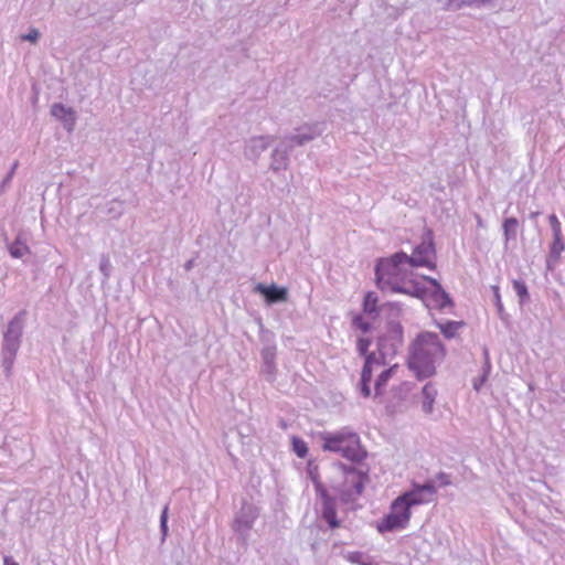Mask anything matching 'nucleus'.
Returning <instances> with one entry per match:
<instances>
[{
	"mask_svg": "<svg viewBox=\"0 0 565 565\" xmlns=\"http://www.w3.org/2000/svg\"><path fill=\"white\" fill-rule=\"evenodd\" d=\"M321 135V129L318 124L305 125L296 129V132L290 136H286L282 140L292 150L295 146H303Z\"/></svg>",
	"mask_w": 565,
	"mask_h": 565,
	"instance_id": "14",
	"label": "nucleus"
},
{
	"mask_svg": "<svg viewBox=\"0 0 565 565\" xmlns=\"http://www.w3.org/2000/svg\"><path fill=\"white\" fill-rule=\"evenodd\" d=\"M539 214H540V212H532V213L530 214V218H535V217H537V216H539Z\"/></svg>",
	"mask_w": 565,
	"mask_h": 565,
	"instance_id": "44",
	"label": "nucleus"
},
{
	"mask_svg": "<svg viewBox=\"0 0 565 565\" xmlns=\"http://www.w3.org/2000/svg\"><path fill=\"white\" fill-rule=\"evenodd\" d=\"M260 328V339L264 343V348L262 350L263 358V366L262 373L266 376V380L271 382L275 377V356H276V347L274 343V333L265 330L262 323V320H257Z\"/></svg>",
	"mask_w": 565,
	"mask_h": 565,
	"instance_id": "8",
	"label": "nucleus"
},
{
	"mask_svg": "<svg viewBox=\"0 0 565 565\" xmlns=\"http://www.w3.org/2000/svg\"><path fill=\"white\" fill-rule=\"evenodd\" d=\"M289 151L291 149L288 145L281 139L280 143L273 150L270 169L278 173L287 169L289 163Z\"/></svg>",
	"mask_w": 565,
	"mask_h": 565,
	"instance_id": "16",
	"label": "nucleus"
},
{
	"mask_svg": "<svg viewBox=\"0 0 565 565\" xmlns=\"http://www.w3.org/2000/svg\"><path fill=\"white\" fill-rule=\"evenodd\" d=\"M370 344H371V341L369 339L360 338L358 340V351H359V353L366 358Z\"/></svg>",
	"mask_w": 565,
	"mask_h": 565,
	"instance_id": "32",
	"label": "nucleus"
},
{
	"mask_svg": "<svg viewBox=\"0 0 565 565\" xmlns=\"http://www.w3.org/2000/svg\"><path fill=\"white\" fill-rule=\"evenodd\" d=\"M490 370H491V364H490L489 353H488V350L486 349L484 350V364L482 367V373L487 374L489 376Z\"/></svg>",
	"mask_w": 565,
	"mask_h": 565,
	"instance_id": "38",
	"label": "nucleus"
},
{
	"mask_svg": "<svg viewBox=\"0 0 565 565\" xmlns=\"http://www.w3.org/2000/svg\"><path fill=\"white\" fill-rule=\"evenodd\" d=\"M493 291H494L495 306L498 308L499 313H502L503 312V306H502V302H501V298H500V294H499V288L494 286L493 287Z\"/></svg>",
	"mask_w": 565,
	"mask_h": 565,
	"instance_id": "39",
	"label": "nucleus"
},
{
	"mask_svg": "<svg viewBox=\"0 0 565 565\" xmlns=\"http://www.w3.org/2000/svg\"><path fill=\"white\" fill-rule=\"evenodd\" d=\"M253 291L263 297L266 306L282 303L288 301L289 292L286 287H279L276 284L266 285L258 282L254 286Z\"/></svg>",
	"mask_w": 565,
	"mask_h": 565,
	"instance_id": "13",
	"label": "nucleus"
},
{
	"mask_svg": "<svg viewBox=\"0 0 565 565\" xmlns=\"http://www.w3.org/2000/svg\"><path fill=\"white\" fill-rule=\"evenodd\" d=\"M9 253L13 258H22L24 255L30 254V248L21 235H18L15 241L9 245Z\"/></svg>",
	"mask_w": 565,
	"mask_h": 565,
	"instance_id": "19",
	"label": "nucleus"
},
{
	"mask_svg": "<svg viewBox=\"0 0 565 565\" xmlns=\"http://www.w3.org/2000/svg\"><path fill=\"white\" fill-rule=\"evenodd\" d=\"M519 222L515 217H508L503 221L502 230L504 235V244L508 245L510 239L516 238Z\"/></svg>",
	"mask_w": 565,
	"mask_h": 565,
	"instance_id": "20",
	"label": "nucleus"
},
{
	"mask_svg": "<svg viewBox=\"0 0 565 565\" xmlns=\"http://www.w3.org/2000/svg\"><path fill=\"white\" fill-rule=\"evenodd\" d=\"M408 255L398 252L388 258L381 259L375 267L377 286L394 292L425 297V289L418 282L408 281L411 275Z\"/></svg>",
	"mask_w": 565,
	"mask_h": 565,
	"instance_id": "2",
	"label": "nucleus"
},
{
	"mask_svg": "<svg viewBox=\"0 0 565 565\" xmlns=\"http://www.w3.org/2000/svg\"><path fill=\"white\" fill-rule=\"evenodd\" d=\"M446 356V349L438 334L422 332L412 342L408 354V367L419 380L431 377L436 373L437 364Z\"/></svg>",
	"mask_w": 565,
	"mask_h": 565,
	"instance_id": "3",
	"label": "nucleus"
},
{
	"mask_svg": "<svg viewBox=\"0 0 565 565\" xmlns=\"http://www.w3.org/2000/svg\"><path fill=\"white\" fill-rule=\"evenodd\" d=\"M194 267V259H190L184 264V269L186 271L191 270Z\"/></svg>",
	"mask_w": 565,
	"mask_h": 565,
	"instance_id": "41",
	"label": "nucleus"
},
{
	"mask_svg": "<svg viewBox=\"0 0 565 565\" xmlns=\"http://www.w3.org/2000/svg\"><path fill=\"white\" fill-rule=\"evenodd\" d=\"M4 565H19V564L17 562H14L10 556H6Z\"/></svg>",
	"mask_w": 565,
	"mask_h": 565,
	"instance_id": "42",
	"label": "nucleus"
},
{
	"mask_svg": "<svg viewBox=\"0 0 565 565\" xmlns=\"http://www.w3.org/2000/svg\"><path fill=\"white\" fill-rule=\"evenodd\" d=\"M18 166H19V162H18V161H14V162H13V164H12V167H11V169H10V171H9V173L7 174V177H6V178L3 179V181L1 182L0 188H1V190H2V191H3V190L6 189V186L11 182V180H12V178H13V174H14V172H15V170H17Z\"/></svg>",
	"mask_w": 565,
	"mask_h": 565,
	"instance_id": "34",
	"label": "nucleus"
},
{
	"mask_svg": "<svg viewBox=\"0 0 565 565\" xmlns=\"http://www.w3.org/2000/svg\"><path fill=\"white\" fill-rule=\"evenodd\" d=\"M363 310L366 313H374L377 311V296L374 292L370 291L365 295Z\"/></svg>",
	"mask_w": 565,
	"mask_h": 565,
	"instance_id": "26",
	"label": "nucleus"
},
{
	"mask_svg": "<svg viewBox=\"0 0 565 565\" xmlns=\"http://www.w3.org/2000/svg\"><path fill=\"white\" fill-rule=\"evenodd\" d=\"M360 556H361V554H359V553L352 554V555L350 556V561H351V562H359V561H358V558H359Z\"/></svg>",
	"mask_w": 565,
	"mask_h": 565,
	"instance_id": "43",
	"label": "nucleus"
},
{
	"mask_svg": "<svg viewBox=\"0 0 565 565\" xmlns=\"http://www.w3.org/2000/svg\"><path fill=\"white\" fill-rule=\"evenodd\" d=\"M398 367L397 364L392 365L391 367L384 370L375 381V393L379 395L382 393V388L386 385L388 380L394 374L395 370Z\"/></svg>",
	"mask_w": 565,
	"mask_h": 565,
	"instance_id": "23",
	"label": "nucleus"
},
{
	"mask_svg": "<svg viewBox=\"0 0 565 565\" xmlns=\"http://www.w3.org/2000/svg\"><path fill=\"white\" fill-rule=\"evenodd\" d=\"M412 511L407 504L397 497L391 504L390 512L377 523L380 533L406 529L409 524Z\"/></svg>",
	"mask_w": 565,
	"mask_h": 565,
	"instance_id": "6",
	"label": "nucleus"
},
{
	"mask_svg": "<svg viewBox=\"0 0 565 565\" xmlns=\"http://www.w3.org/2000/svg\"><path fill=\"white\" fill-rule=\"evenodd\" d=\"M463 7H481L480 0H447L444 9L448 11H457Z\"/></svg>",
	"mask_w": 565,
	"mask_h": 565,
	"instance_id": "22",
	"label": "nucleus"
},
{
	"mask_svg": "<svg viewBox=\"0 0 565 565\" xmlns=\"http://www.w3.org/2000/svg\"><path fill=\"white\" fill-rule=\"evenodd\" d=\"M269 143V137H257L249 140V148H252L253 151H263L267 149Z\"/></svg>",
	"mask_w": 565,
	"mask_h": 565,
	"instance_id": "28",
	"label": "nucleus"
},
{
	"mask_svg": "<svg viewBox=\"0 0 565 565\" xmlns=\"http://www.w3.org/2000/svg\"><path fill=\"white\" fill-rule=\"evenodd\" d=\"M111 204H113V205H118V209L110 207L108 212H109V213H115V215H114L115 217H116V216H119V215L121 214V204H120V203H117V202H113Z\"/></svg>",
	"mask_w": 565,
	"mask_h": 565,
	"instance_id": "40",
	"label": "nucleus"
},
{
	"mask_svg": "<svg viewBox=\"0 0 565 565\" xmlns=\"http://www.w3.org/2000/svg\"><path fill=\"white\" fill-rule=\"evenodd\" d=\"M513 289L519 296L521 305L529 301L530 295L527 291V287L523 280H513Z\"/></svg>",
	"mask_w": 565,
	"mask_h": 565,
	"instance_id": "25",
	"label": "nucleus"
},
{
	"mask_svg": "<svg viewBox=\"0 0 565 565\" xmlns=\"http://www.w3.org/2000/svg\"><path fill=\"white\" fill-rule=\"evenodd\" d=\"M371 358H373V369L386 365L387 359H392V356H384V355L380 354L379 351H377V353L376 352L369 353L366 355L365 360H371Z\"/></svg>",
	"mask_w": 565,
	"mask_h": 565,
	"instance_id": "29",
	"label": "nucleus"
},
{
	"mask_svg": "<svg viewBox=\"0 0 565 565\" xmlns=\"http://www.w3.org/2000/svg\"><path fill=\"white\" fill-rule=\"evenodd\" d=\"M463 326L461 321H446L445 323H438L441 333L447 339H452L457 335L458 330Z\"/></svg>",
	"mask_w": 565,
	"mask_h": 565,
	"instance_id": "21",
	"label": "nucleus"
},
{
	"mask_svg": "<svg viewBox=\"0 0 565 565\" xmlns=\"http://www.w3.org/2000/svg\"><path fill=\"white\" fill-rule=\"evenodd\" d=\"M424 279L431 285V289L424 287L426 294L425 297H419L426 302L428 308L445 309L447 306H451L452 301L449 295L443 289L441 285L431 277L424 276Z\"/></svg>",
	"mask_w": 565,
	"mask_h": 565,
	"instance_id": "12",
	"label": "nucleus"
},
{
	"mask_svg": "<svg viewBox=\"0 0 565 565\" xmlns=\"http://www.w3.org/2000/svg\"><path fill=\"white\" fill-rule=\"evenodd\" d=\"M25 310L19 311L8 323L7 330L3 333V341L1 347L2 366L7 376L11 375L14 364L15 355L21 345V338L23 334L25 323Z\"/></svg>",
	"mask_w": 565,
	"mask_h": 565,
	"instance_id": "5",
	"label": "nucleus"
},
{
	"mask_svg": "<svg viewBox=\"0 0 565 565\" xmlns=\"http://www.w3.org/2000/svg\"><path fill=\"white\" fill-rule=\"evenodd\" d=\"M317 499L320 502V516L330 529H339L341 521L337 518L335 497L330 494L328 487L340 498L341 502L350 503L358 499L364 489L367 476L353 467L341 462L334 463L328 476V486L317 475L310 472Z\"/></svg>",
	"mask_w": 565,
	"mask_h": 565,
	"instance_id": "1",
	"label": "nucleus"
},
{
	"mask_svg": "<svg viewBox=\"0 0 565 565\" xmlns=\"http://www.w3.org/2000/svg\"><path fill=\"white\" fill-rule=\"evenodd\" d=\"M487 380L488 375L482 373L480 377L473 380V388L479 392Z\"/></svg>",
	"mask_w": 565,
	"mask_h": 565,
	"instance_id": "37",
	"label": "nucleus"
},
{
	"mask_svg": "<svg viewBox=\"0 0 565 565\" xmlns=\"http://www.w3.org/2000/svg\"><path fill=\"white\" fill-rule=\"evenodd\" d=\"M422 408L424 413L431 414L434 411V403L437 396V390L433 383H427L422 390Z\"/></svg>",
	"mask_w": 565,
	"mask_h": 565,
	"instance_id": "18",
	"label": "nucleus"
},
{
	"mask_svg": "<svg viewBox=\"0 0 565 565\" xmlns=\"http://www.w3.org/2000/svg\"><path fill=\"white\" fill-rule=\"evenodd\" d=\"M353 326L362 330L363 332H367L371 328L370 323L366 322L362 317H355L353 319Z\"/></svg>",
	"mask_w": 565,
	"mask_h": 565,
	"instance_id": "35",
	"label": "nucleus"
},
{
	"mask_svg": "<svg viewBox=\"0 0 565 565\" xmlns=\"http://www.w3.org/2000/svg\"><path fill=\"white\" fill-rule=\"evenodd\" d=\"M110 262L107 256H102L100 264H99V270L104 275L105 279H108L110 276Z\"/></svg>",
	"mask_w": 565,
	"mask_h": 565,
	"instance_id": "31",
	"label": "nucleus"
},
{
	"mask_svg": "<svg viewBox=\"0 0 565 565\" xmlns=\"http://www.w3.org/2000/svg\"><path fill=\"white\" fill-rule=\"evenodd\" d=\"M436 479L443 487L449 486L451 483L450 476L443 471L437 473Z\"/></svg>",
	"mask_w": 565,
	"mask_h": 565,
	"instance_id": "36",
	"label": "nucleus"
},
{
	"mask_svg": "<svg viewBox=\"0 0 565 565\" xmlns=\"http://www.w3.org/2000/svg\"><path fill=\"white\" fill-rule=\"evenodd\" d=\"M373 358L371 360H365L360 381V391L364 397H369L371 395L370 382L373 376Z\"/></svg>",
	"mask_w": 565,
	"mask_h": 565,
	"instance_id": "17",
	"label": "nucleus"
},
{
	"mask_svg": "<svg viewBox=\"0 0 565 565\" xmlns=\"http://www.w3.org/2000/svg\"><path fill=\"white\" fill-rule=\"evenodd\" d=\"M435 245L433 242L431 232L428 231L423 242L415 247L412 256L408 255L411 267H428L434 269L436 267L433 258L435 257Z\"/></svg>",
	"mask_w": 565,
	"mask_h": 565,
	"instance_id": "9",
	"label": "nucleus"
},
{
	"mask_svg": "<svg viewBox=\"0 0 565 565\" xmlns=\"http://www.w3.org/2000/svg\"><path fill=\"white\" fill-rule=\"evenodd\" d=\"M168 511L169 508L166 505L160 515V530L162 534V541H164L168 535Z\"/></svg>",
	"mask_w": 565,
	"mask_h": 565,
	"instance_id": "30",
	"label": "nucleus"
},
{
	"mask_svg": "<svg viewBox=\"0 0 565 565\" xmlns=\"http://www.w3.org/2000/svg\"><path fill=\"white\" fill-rule=\"evenodd\" d=\"M436 494V487L431 482H426L424 484H414L409 491L398 497L407 504V508L412 510L413 507L433 502Z\"/></svg>",
	"mask_w": 565,
	"mask_h": 565,
	"instance_id": "10",
	"label": "nucleus"
},
{
	"mask_svg": "<svg viewBox=\"0 0 565 565\" xmlns=\"http://www.w3.org/2000/svg\"><path fill=\"white\" fill-rule=\"evenodd\" d=\"M40 39V32L38 29H31L29 33L21 35L22 41H28L31 43H36Z\"/></svg>",
	"mask_w": 565,
	"mask_h": 565,
	"instance_id": "33",
	"label": "nucleus"
},
{
	"mask_svg": "<svg viewBox=\"0 0 565 565\" xmlns=\"http://www.w3.org/2000/svg\"><path fill=\"white\" fill-rule=\"evenodd\" d=\"M233 529L242 540H245L247 533V515L243 510L237 513L233 523Z\"/></svg>",
	"mask_w": 565,
	"mask_h": 565,
	"instance_id": "24",
	"label": "nucleus"
},
{
	"mask_svg": "<svg viewBox=\"0 0 565 565\" xmlns=\"http://www.w3.org/2000/svg\"><path fill=\"white\" fill-rule=\"evenodd\" d=\"M404 342L403 327L399 322L390 321L386 332L379 339L377 351L384 356L394 358Z\"/></svg>",
	"mask_w": 565,
	"mask_h": 565,
	"instance_id": "7",
	"label": "nucleus"
},
{
	"mask_svg": "<svg viewBox=\"0 0 565 565\" xmlns=\"http://www.w3.org/2000/svg\"><path fill=\"white\" fill-rule=\"evenodd\" d=\"M477 223H478V225H479V226H483V224H482V220H481V217H480V216H478V217H477Z\"/></svg>",
	"mask_w": 565,
	"mask_h": 565,
	"instance_id": "45",
	"label": "nucleus"
},
{
	"mask_svg": "<svg viewBox=\"0 0 565 565\" xmlns=\"http://www.w3.org/2000/svg\"><path fill=\"white\" fill-rule=\"evenodd\" d=\"M548 223L553 233V242L550 246V253L546 258V266L553 269L561 259V254L565 250V241L562 234V225L555 214L548 216Z\"/></svg>",
	"mask_w": 565,
	"mask_h": 565,
	"instance_id": "11",
	"label": "nucleus"
},
{
	"mask_svg": "<svg viewBox=\"0 0 565 565\" xmlns=\"http://www.w3.org/2000/svg\"><path fill=\"white\" fill-rule=\"evenodd\" d=\"M291 443H292V450L295 451V454L299 458H305L308 454L307 444L298 437H292Z\"/></svg>",
	"mask_w": 565,
	"mask_h": 565,
	"instance_id": "27",
	"label": "nucleus"
},
{
	"mask_svg": "<svg viewBox=\"0 0 565 565\" xmlns=\"http://www.w3.org/2000/svg\"><path fill=\"white\" fill-rule=\"evenodd\" d=\"M51 115L60 120L68 132L74 130L76 125V113L73 108L66 107L61 103H55L51 107Z\"/></svg>",
	"mask_w": 565,
	"mask_h": 565,
	"instance_id": "15",
	"label": "nucleus"
},
{
	"mask_svg": "<svg viewBox=\"0 0 565 565\" xmlns=\"http://www.w3.org/2000/svg\"><path fill=\"white\" fill-rule=\"evenodd\" d=\"M320 438L322 440L321 448L324 451L338 452L343 458L358 462L366 456L359 435L349 427H343L333 433H321Z\"/></svg>",
	"mask_w": 565,
	"mask_h": 565,
	"instance_id": "4",
	"label": "nucleus"
}]
</instances>
